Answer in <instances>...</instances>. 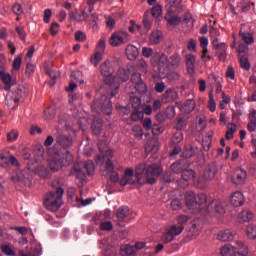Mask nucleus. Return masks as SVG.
Masks as SVG:
<instances>
[{"label":"nucleus","mask_w":256,"mask_h":256,"mask_svg":"<svg viewBox=\"0 0 256 256\" xmlns=\"http://www.w3.org/2000/svg\"><path fill=\"white\" fill-rule=\"evenodd\" d=\"M128 185H155V179L147 178V179H138L135 178V170H133V177H128Z\"/></svg>","instance_id":"obj_15"},{"label":"nucleus","mask_w":256,"mask_h":256,"mask_svg":"<svg viewBox=\"0 0 256 256\" xmlns=\"http://www.w3.org/2000/svg\"><path fill=\"white\" fill-rule=\"evenodd\" d=\"M100 229L101 231H113V223L111 221L102 222Z\"/></svg>","instance_id":"obj_59"},{"label":"nucleus","mask_w":256,"mask_h":256,"mask_svg":"<svg viewBox=\"0 0 256 256\" xmlns=\"http://www.w3.org/2000/svg\"><path fill=\"white\" fill-rule=\"evenodd\" d=\"M195 155V148L192 145H187L184 147L183 152L181 154V159H191Z\"/></svg>","instance_id":"obj_33"},{"label":"nucleus","mask_w":256,"mask_h":256,"mask_svg":"<svg viewBox=\"0 0 256 256\" xmlns=\"http://www.w3.org/2000/svg\"><path fill=\"white\" fill-rule=\"evenodd\" d=\"M173 239H175V236L169 230L162 236L163 243H171Z\"/></svg>","instance_id":"obj_61"},{"label":"nucleus","mask_w":256,"mask_h":256,"mask_svg":"<svg viewBox=\"0 0 256 256\" xmlns=\"http://www.w3.org/2000/svg\"><path fill=\"white\" fill-rule=\"evenodd\" d=\"M134 89L138 93H145V91H147V85L143 83V80H141L140 82L134 85Z\"/></svg>","instance_id":"obj_57"},{"label":"nucleus","mask_w":256,"mask_h":256,"mask_svg":"<svg viewBox=\"0 0 256 256\" xmlns=\"http://www.w3.org/2000/svg\"><path fill=\"white\" fill-rule=\"evenodd\" d=\"M117 77L123 83L129 81V77H130L129 70H127L125 68H119L117 71Z\"/></svg>","instance_id":"obj_36"},{"label":"nucleus","mask_w":256,"mask_h":256,"mask_svg":"<svg viewBox=\"0 0 256 256\" xmlns=\"http://www.w3.org/2000/svg\"><path fill=\"white\" fill-rule=\"evenodd\" d=\"M238 245L240 247L239 251L234 252L230 256H246V255H249V248L245 244H243V242L238 243Z\"/></svg>","instance_id":"obj_40"},{"label":"nucleus","mask_w":256,"mask_h":256,"mask_svg":"<svg viewBox=\"0 0 256 256\" xmlns=\"http://www.w3.org/2000/svg\"><path fill=\"white\" fill-rule=\"evenodd\" d=\"M83 167H84L83 169L86 171L87 175H91L93 173V171H95V164L91 160L86 161L84 163Z\"/></svg>","instance_id":"obj_49"},{"label":"nucleus","mask_w":256,"mask_h":256,"mask_svg":"<svg viewBox=\"0 0 256 256\" xmlns=\"http://www.w3.org/2000/svg\"><path fill=\"white\" fill-rule=\"evenodd\" d=\"M239 37L246 45H253L255 43V37H253V33L251 32H243V30H240Z\"/></svg>","instance_id":"obj_27"},{"label":"nucleus","mask_w":256,"mask_h":256,"mask_svg":"<svg viewBox=\"0 0 256 256\" xmlns=\"http://www.w3.org/2000/svg\"><path fill=\"white\" fill-rule=\"evenodd\" d=\"M161 181L162 183H173V181H175V176H173L172 172H165L162 176H161Z\"/></svg>","instance_id":"obj_48"},{"label":"nucleus","mask_w":256,"mask_h":256,"mask_svg":"<svg viewBox=\"0 0 256 256\" xmlns=\"http://www.w3.org/2000/svg\"><path fill=\"white\" fill-rule=\"evenodd\" d=\"M0 250L2 251L3 255H6V256H15V255H17V253L15 252V250H13L11 245H8V244H1L0 245Z\"/></svg>","instance_id":"obj_39"},{"label":"nucleus","mask_w":256,"mask_h":256,"mask_svg":"<svg viewBox=\"0 0 256 256\" xmlns=\"http://www.w3.org/2000/svg\"><path fill=\"white\" fill-rule=\"evenodd\" d=\"M7 163H11L14 167H19V160L15 156H10L9 158L7 156H0V166L5 167Z\"/></svg>","instance_id":"obj_24"},{"label":"nucleus","mask_w":256,"mask_h":256,"mask_svg":"<svg viewBox=\"0 0 256 256\" xmlns=\"http://www.w3.org/2000/svg\"><path fill=\"white\" fill-rule=\"evenodd\" d=\"M129 177H133V168H127L124 171V175L120 179L121 187H125L126 185H129V183H131V181H129Z\"/></svg>","instance_id":"obj_32"},{"label":"nucleus","mask_w":256,"mask_h":256,"mask_svg":"<svg viewBox=\"0 0 256 256\" xmlns=\"http://www.w3.org/2000/svg\"><path fill=\"white\" fill-rule=\"evenodd\" d=\"M23 62V56H17L13 61V69L14 71H19L21 69V63Z\"/></svg>","instance_id":"obj_58"},{"label":"nucleus","mask_w":256,"mask_h":256,"mask_svg":"<svg viewBox=\"0 0 256 256\" xmlns=\"http://www.w3.org/2000/svg\"><path fill=\"white\" fill-rule=\"evenodd\" d=\"M183 229H185L183 225H172L169 231L172 232L174 237H177V235H181V233H183Z\"/></svg>","instance_id":"obj_50"},{"label":"nucleus","mask_w":256,"mask_h":256,"mask_svg":"<svg viewBox=\"0 0 256 256\" xmlns=\"http://www.w3.org/2000/svg\"><path fill=\"white\" fill-rule=\"evenodd\" d=\"M46 73L50 77L49 85L50 87H53V85L57 83V79L61 77V73L59 71H56L50 68H46Z\"/></svg>","instance_id":"obj_28"},{"label":"nucleus","mask_w":256,"mask_h":256,"mask_svg":"<svg viewBox=\"0 0 256 256\" xmlns=\"http://www.w3.org/2000/svg\"><path fill=\"white\" fill-rule=\"evenodd\" d=\"M143 119V110H133L131 113V121H139Z\"/></svg>","instance_id":"obj_56"},{"label":"nucleus","mask_w":256,"mask_h":256,"mask_svg":"<svg viewBox=\"0 0 256 256\" xmlns=\"http://www.w3.org/2000/svg\"><path fill=\"white\" fill-rule=\"evenodd\" d=\"M77 190L74 187H70L67 189V199H68V205H71V207H79V196H77L75 193Z\"/></svg>","instance_id":"obj_16"},{"label":"nucleus","mask_w":256,"mask_h":256,"mask_svg":"<svg viewBox=\"0 0 256 256\" xmlns=\"http://www.w3.org/2000/svg\"><path fill=\"white\" fill-rule=\"evenodd\" d=\"M166 79L170 82L173 83L175 81H179V79H181V74H179V72L176 71H172L166 74Z\"/></svg>","instance_id":"obj_47"},{"label":"nucleus","mask_w":256,"mask_h":256,"mask_svg":"<svg viewBox=\"0 0 256 256\" xmlns=\"http://www.w3.org/2000/svg\"><path fill=\"white\" fill-rule=\"evenodd\" d=\"M109 43L112 47H119V45L125 43V40L121 37L120 33L114 32L109 39Z\"/></svg>","instance_id":"obj_26"},{"label":"nucleus","mask_w":256,"mask_h":256,"mask_svg":"<svg viewBox=\"0 0 256 256\" xmlns=\"http://www.w3.org/2000/svg\"><path fill=\"white\" fill-rule=\"evenodd\" d=\"M25 99V92L20 88L9 91L5 97V103L9 109H17L19 102Z\"/></svg>","instance_id":"obj_5"},{"label":"nucleus","mask_w":256,"mask_h":256,"mask_svg":"<svg viewBox=\"0 0 256 256\" xmlns=\"http://www.w3.org/2000/svg\"><path fill=\"white\" fill-rule=\"evenodd\" d=\"M181 141H183V132H176L172 137V143L177 145Z\"/></svg>","instance_id":"obj_62"},{"label":"nucleus","mask_w":256,"mask_h":256,"mask_svg":"<svg viewBox=\"0 0 256 256\" xmlns=\"http://www.w3.org/2000/svg\"><path fill=\"white\" fill-rule=\"evenodd\" d=\"M14 179L15 181H18V183H23L24 185H29L31 183V180L25 177L21 172L18 173Z\"/></svg>","instance_id":"obj_54"},{"label":"nucleus","mask_w":256,"mask_h":256,"mask_svg":"<svg viewBox=\"0 0 256 256\" xmlns=\"http://www.w3.org/2000/svg\"><path fill=\"white\" fill-rule=\"evenodd\" d=\"M155 57H158V71L159 73H164L165 71V64L167 63V58L165 57V54H155Z\"/></svg>","instance_id":"obj_37"},{"label":"nucleus","mask_w":256,"mask_h":256,"mask_svg":"<svg viewBox=\"0 0 256 256\" xmlns=\"http://www.w3.org/2000/svg\"><path fill=\"white\" fill-rule=\"evenodd\" d=\"M65 147H71L73 145V138L75 137V131L73 127L66 125L65 126Z\"/></svg>","instance_id":"obj_21"},{"label":"nucleus","mask_w":256,"mask_h":256,"mask_svg":"<svg viewBox=\"0 0 256 256\" xmlns=\"http://www.w3.org/2000/svg\"><path fill=\"white\" fill-rule=\"evenodd\" d=\"M214 203V211L215 213H217L218 215H225V208L223 207V205L221 204V202H213Z\"/></svg>","instance_id":"obj_55"},{"label":"nucleus","mask_w":256,"mask_h":256,"mask_svg":"<svg viewBox=\"0 0 256 256\" xmlns=\"http://www.w3.org/2000/svg\"><path fill=\"white\" fill-rule=\"evenodd\" d=\"M142 55L146 59H149V57H153V48L143 47L142 48Z\"/></svg>","instance_id":"obj_64"},{"label":"nucleus","mask_w":256,"mask_h":256,"mask_svg":"<svg viewBox=\"0 0 256 256\" xmlns=\"http://www.w3.org/2000/svg\"><path fill=\"white\" fill-rule=\"evenodd\" d=\"M116 217L118 219V225L125 227L124 221L129 217V206H120L116 211Z\"/></svg>","instance_id":"obj_13"},{"label":"nucleus","mask_w":256,"mask_h":256,"mask_svg":"<svg viewBox=\"0 0 256 256\" xmlns=\"http://www.w3.org/2000/svg\"><path fill=\"white\" fill-rule=\"evenodd\" d=\"M171 209L172 211H179L183 207V203H181V200L179 198L173 199L171 201Z\"/></svg>","instance_id":"obj_52"},{"label":"nucleus","mask_w":256,"mask_h":256,"mask_svg":"<svg viewBox=\"0 0 256 256\" xmlns=\"http://www.w3.org/2000/svg\"><path fill=\"white\" fill-rule=\"evenodd\" d=\"M1 81L3 83V90L4 91H11V87H14V85H17V78L11 76L9 73L3 74Z\"/></svg>","instance_id":"obj_14"},{"label":"nucleus","mask_w":256,"mask_h":256,"mask_svg":"<svg viewBox=\"0 0 256 256\" xmlns=\"http://www.w3.org/2000/svg\"><path fill=\"white\" fill-rule=\"evenodd\" d=\"M247 181V172L243 169H237L232 175L234 185H243Z\"/></svg>","instance_id":"obj_12"},{"label":"nucleus","mask_w":256,"mask_h":256,"mask_svg":"<svg viewBox=\"0 0 256 256\" xmlns=\"http://www.w3.org/2000/svg\"><path fill=\"white\" fill-rule=\"evenodd\" d=\"M208 97H209L208 109H209L212 113H215V109H217V104L215 103V99L213 98V89H211V90L208 92Z\"/></svg>","instance_id":"obj_42"},{"label":"nucleus","mask_w":256,"mask_h":256,"mask_svg":"<svg viewBox=\"0 0 256 256\" xmlns=\"http://www.w3.org/2000/svg\"><path fill=\"white\" fill-rule=\"evenodd\" d=\"M246 233L249 239H256V225L250 224L246 229Z\"/></svg>","instance_id":"obj_51"},{"label":"nucleus","mask_w":256,"mask_h":256,"mask_svg":"<svg viewBox=\"0 0 256 256\" xmlns=\"http://www.w3.org/2000/svg\"><path fill=\"white\" fill-rule=\"evenodd\" d=\"M195 170L188 169L187 167L184 168V170L181 172V179L177 180L178 187H181L182 189H187L190 185V181L192 179H195Z\"/></svg>","instance_id":"obj_6"},{"label":"nucleus","mask_w":256,"mask_h":256,"mask_svg":"<svg viewBox=\"0 0 256 256\" xmlns=\"http://www.w3.org/2000/svg\"><path fill=\"white\" fill-rule=\"evenodd\" d=\"M36 174L42 179H51V172L45 166H38L36 168Z\"/></svg>","instance_id":"obj_35"},{"label":"nucleus","mask_w":256,"mask_h":256,"mask_svg":"<svg viewBox=\"0 0 256 256\" xmlns=\"http://www.w3.org/2000/svg\"><path fill=\"white\" fill-rule=\"evenodd\" d=\"M186 167H189V164H187V160L180 158L171 164L170 170L172 171V173L179 175L183 173Z\"/></svg>","instance_id":"obj_11"},{"label":"nucleus","mask_w":256,"mask_h":256,"mask_svg":"<svg viewBox=\"0 0 256 256\" xmlns=\"http://www.w3.org/2000/svg\"><path fill=\"white\" fill-rule=\"evenodd\" d=\"M100 73L102 77H104V84L108 87V96L103 94L100 98L94 100L91 105L92 111H96L97 113L101 111L104 115H111V113H113V103L111 102V98L119 93L120 87L119 83L115 82V76H113L115 69L113 68L111 60H106L100 64Z\"/></svg>","instance_id":"obj_1"},{"label":"nucleus","mask_w":256,"mask_h":256,"mask_svg":"<svg viewBox=\"0 0 256 256\" xmlns=\"http://www.w3.org/2000/svg\"><path fill=\"white\" fill-rule=\"evenodd\" d=\"M186 67L188 73H193V71H195V55H186Z\"/></svg>","instance_id":"obj_34"},{"label":"nucleus","mask_w":256,"mask_h":256,"mask_svg":"<svg viewBox=\"0 0 256 256\" xmlns=\"http://www.w3.org/2000/svg\"><path fill=\"white\" fill-rule=\"evenodd\" d=\"M188 121L189 118H187L185 114L178 115L176 118V124L174 126V129H176V131H182V129H185V127H187Z\"/></svg>","instance_id":"obj_20"},{"label":"nucleus","mask_w":256,"mask_h":256,"mask_svg":"<svg viewBox=\"0 0 256 256\" xmlns=\"http://www.w3.org/2000/svg\"><path fill=\"white\" fill-rule=\"evenodd\" d=\"M55 155L50 161L49 167L51 171L57 172L63 169L65 165V135L60 134L56 137V143L54 144Z\"/></svg>","instance_id":"obj_3"},{"label":"nucleus","mask_w":256,"mask_h":256,"mask_svg":"<svg viewBox=\"0 0 256 256\" xmlns=\"http://www.w3.org/2000/svg\"><path fill=\"white\" fill-rule=\"evenodd\" d=\"M91 131L94 135L99 137V135H101V132L103 131V120L95 119L94 121H92Z\"/></svg>","instance_id":"obj_23"},{"label":"nucleus","mask_w":256,"mask_h":256,"mask_svg":"<svg viewBox=\"0 0 256 256\" xmlns=\"http://www.w3.org/2000/svg\"><path fill=\"white\" fill-rule=\"evenodd\" d=\"M240 66L245 71H249L251 69V64L249 63V59L245 56H238Z\"/></svg>","instance_id":"obj_46"},{"label":"nucleus","mask_w":256,"mask_h":256,"mask_svg":"<svg viewBox=\"0 0 256 256\" xmlns=\"http://www.w3.org/2000/svg\"><path fill=\"white\" fill-rule=\"evenodd\" d=\"M249 123L247 124V129L250 133H255L256 131V110H252L248 115Z\"/></svg>","instance_id":"obj_25"},{"label":"nucleus","mask_w":256,"mask_h":256,"mask_svg":"<svg viewBox=\"0 0 256 256\" xmlns=\"http://www.w3.org/2000/svg\"><path fill=\"white\" fill-rule=\"evenodd\" d=\"M222 256H228V255H233V249H231V246L229 245H225L222 247L221 251H220Z\"/></svg>","instance_id":"obj_63"},{"label":"nucleus","mask_w":256,"mask_h":256,"mask_svg":"<svg viewBox=\"0 0 256 256\" xmlns=\"http://www.w3.org/2000/svg\"><path fill=\"white\" fill-rule=\"evenodd\" d=\"M168 25H170L171 27H177V25H179V23H181V21H183V18L179 17V16H175L172 15L170 17H165Z\"/></svg>","instance_id":"obj_41"},{"label":"nucleus","mask_w":256,"mask_h":256,"mask_svg":"<svg viewBox=\"0 0 256 256\" xmlns=\"http://www.w3.org/2000/svg\"><path fill=\"white\" fill-rule=\"evenodd\" d=\"M215 51H216L218 60L225 63V61H227V44L219 46L218 48L215 49Z\"/></svg>","instance_id":"obj_29"},{"label":"nucleus","mask_w":256,"mask_h":256,"mask_svg":"<svg viewBox=\"0 0 256 256\" xmlns=\"http://www.w3.org/2000/svg\"><path fill=\"white\" fill-rule=\"evenodd\" d=\"M179 99V92L175 88H167L162 94V103H173Z\"/></svg>","instance_id":"obj_9"},{"label":"nucleus","mask_w":256,"mask_h":256,"mask_svg":"<svg viewBox=\"0 0 256 256\" xmlns=\"http://www.w3.org/2000/svg\"><path fill=\"white\" fill-rule=\"evenodd\" d=\"M186 207H188L191 213H199L201 211V204L197 201L195 192H187L185 196Z\"/></svg>","instance_id":"obj_7"},{"label":"nucleus","mask_w":256,"mask_h":256,"mask_svg":"<svg viewBox=\"0 0 256 256\" xmlns=\"http://www.w3.org/2000/svg\"><path fill=\"white\" fill-rule=\"evenodd\" d=\"M56 111L54 107H48L46 110H44L43 118L46 121H49L55 117Z\"/></svg>","instance_id":"obj_45"},{"label":"nucleus","mask_w":256,"mask_h":256,"mask_svg":"<svg viewBox=\"0 0 256 256\" xmlns=\"http://www.w3.org/2000/svg\"><path fill=\"white\" fill-rule=\"evenodd\" d=\"M235 235L236 233L226 229V230H222L218 233V239L219 241H223V242H227V241H233V239H235Z\"/></svg>","instance_id":"obj_19"},{"label":"nucleus","mask_w":256,"mask_h":256,"mask_svg":"<svg viewBox=\"0 0 256 256\" xmlns=\"http://www.w3.org/2000/svg\"><path fill=\"white\" fill-rule=\"evenodd\" d=\"M163 173V168L157 164H151L148 167L145 164H139L134 171L135 179H154V185L157 183V178Z\"/></svg>","instance_id":"obj_4"},{"label":"nucleus","mask_w":256,"mask_h":256,"mask_svg":"<svg viewBox=\"0 0 256 256\" xmlns=\"http://www.w3.org/2000/svg\"><path fill=\"white\" fill-rule=\"evenodd\" d=\"M6 139L8 143H15L19 139V132L17 130H11L6 134Z\"/></svg>","instance_id":"obj_43"},{"label":"nucleus","mask_w":256,"mask_h":256,"mask_svg":"<svg viewBox=\"0 0 256 256\" xmlns=\"http://www.w3.org/2000/svg\"><path fill=\"white\" fill-rule=\"evenodd\" d=\"M253 219V212L250 210H243L239 216L238 221L239 223H249Z\"/></svg>","instance_id":"obj_30"},{"label":"nucleus","mask_w":256,"mask_h":256,"mask_svg":"<svg viewBox=\"0 0 256 256\" xmlns=\"http://www.w3.org/2000/svg\"><path fill=\"white\" fill-rule=\"evenodd\" d=\"M73 175L76 176V179L80 181V183H83L87 179V175L85 174V170L81 168V164L74 163L72 169L70 170V177H73Z\"/></svg>","instance_id":"obj_10"},{"label":"nucleus","mask_w":256,"mask_h":256,"mask_svg":"<svg viewBox=\"0 0 256 256\" xmlns=\"http://www.w3.org/2000/svg\"><path fill=\"white\" fill-rule=\"evenodd\" d=\"M116 110L119 113V115H122V117H125V115H129V113H131V104H128L126 106L117 104Z\"/></svg>","instance_id":"obj_38"},{"label":"nucleus","mask_w":256,"mask_h":256,"mask_svg":"<svg viewBox=\"0 0 256 256\" xmlns=\"http://www.w3.org/2000/svg\"><path fill=\"white\" fill-rule=\"evenodd\" d=\"M91 64L94 65V67H97L101 61H103V54L101 52H96L94 55L90 58Z\"/></svg>","instance_id":"obj_44"},{"label":"nucleus","mask_w":256,"mask_h":256,"mask_svg":"<svg viewBox=\"0 0 256 256\" xmlns=\"http://www.w3.org/2000/svg\"><path fill=\"white\" fill-rule=\"evenodd\" d=\"M167 63L172 69H179V65H181V55L174 53L167 59Z\"/></svg>","instance_id":"obj_22"},{"label":"nucleus","mask_w":256,"mask_h":256,"mask_svg":"<svg viewBox=\"0 0 256 256\" xmlns=\"http://www.w3.org/2000/svg\"><path fill=\"white\" fill-rule=\"evenodd\" d=\"M236 51L238 53V57H243V56L247 55V45L239 44Z\"/></svg>","instance_id":"obj_60"},{"label":"nucleus","mask_w":256,"mask_h":256,"mask_svg":"<svg viewBox=\"0 0 256 256\" xmlns=\"http://www.w3.org/2000/svg\"><path fill=\"white\" fill-rule=\"evenodd\" d=\"M231 205L234 207H241V205L245 204V197L241 192H234L230 199Z\"/></svg>","instance_id":"obj_18"},{"label":"nucleus","mask_w":256,"mask_h":256,"mask_svg":"<svg viewBox=\"0 0 256 256\" xmlns=\"http://www.w3.org/2000/svg\"><path fill=\"white\" fill-rule=\"evenodd\" d=\"M126 57L129 61H135L139 57V49L133 44H129L125 49Z\"/></svg>","instance_id":"obj_17"},{"label":"nucleus","mask_w":256,"mask_h":256,"mask_svg":"<svg viewBox=\"0 0 256 256\" xmlns=\"http://www.w3.org/2000/svg\"><path fill=\"white\" fill-rule=\"evenodd\" d=\"M52 187L56 189L55 191H49L44 198V206L48 211H59L63 206V193H65V180L63 178H58L52 182Z\"/></svg>","instance_id":"obj_2"},{"label":"nucleus","mask_w":256,"mask_h":256,"mask_svg":"<svg viewBox=\"0 0 256 256\" xmlns=\"http://www.w3.org/2000/svg\"><path fill=\"white\" fill-rule=\"evenodd\" d=\"M161 39H163V33L161 31L151 32L149 36L151 45H159V43H161Z\"/></svg>","instance_id":"obj_31"},{"label":"nucleus","mask_w":256,"mask_h":256,"mask_svg":"<svg viewBox=\"0 0 256 256\" xmlns=\"http://www.w3.org/2000/svg\"><path fill=\"white\" fill-rule=\"evenodd\" d=\"M130 102L133 110H141V98L132 97Z\"/></svg>","instance_id":"obj_53"},{"label":"nucleus","mask_w":256,"mask_h":256,"mask_svg":"<svg viewBox=\"0 0 256 256\" xmlns=\"http://www.w3.org/2000/svg\"><path fill=\"white\" fill-rule=\"evenodd\" d=\"M217 171H219V165H217V162L209 163L204 169L203 179H205V181H213L217 175Z\"/></svg>","instance_id":"obj_8"}]
</instances>
